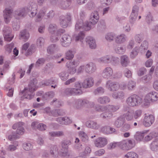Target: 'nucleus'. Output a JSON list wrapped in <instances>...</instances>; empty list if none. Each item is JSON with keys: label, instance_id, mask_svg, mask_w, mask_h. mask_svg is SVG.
<instances>
[{"label": "nucleus", "instance_id": "7", "mask_svg": "<svg viewBox=\"0 0 158 158\" xmlns=\"http://www.w3.org/2000/svg\"><path fill=\"white\" fill-rule=\"evenodd\" d=\"M37 5L34 2H29L27 6V13L31 18L34 17L37 12Z\"/></svg>", "mask_w": 158, "mask_h": 158}, {"label": "nucleus", "instance_id": "61", "mask_svg": "<svg viewBox=\"0 0 158 158\" xmlns=\"http://www.w3.org/2000/svg\"><path fill=\"white\" fill-rule=\"evenodd\" d=\"M23 148L26 151H29L31 150L32 148V146L31 143H23Z\"/></svg>", "mask_w": 158, "mask_h": 158}, {"label": "nucleus", "instance_id": "56", "mask_svg": "<svg viewBox=\"0 0 158 158\" xmlns=\"http://www.w3.org/2000/svg\"><path fill=\"white\" fill-rule=\"evenodd\" d=\"M71 144V141L70 140H66L62 142L61 146L62 148L68 149L69 146Z\"/></svg>", "mask_w": 158, "mask_h": 158}, {"label": "nucleus", "instance_id": "52", "mask_svg": "<svg viewBox=\"0 0 158 158\" xmlns=\"http://www.w3.org/2000/svg\"><path fill=\"white\" fill-rule=\"evenodd\" d=\"M125 158H138V154L135 152H128L124 156Z\"/></svg>", "mask_w": 158, "mask_h": 158}, {"label": "nucleus", "instance_id": "48", "mask_svg": "<svg viewBox=\"0 0 158 158\" xmlns=\"http://www.w3.org/2000/svg\"><path fill=\"white\" fill-rule=\"evenodd\" d=\"M115 52L119 54H124L126 51L125 48L122 46H119L117 47L114 49Z\"/></svg>", "mask_w": 158, "mask_h": 158}, {"label": "nucleus", "instance_id": "23", "mask_svg": "<svg viewBox=\"0 0 158 158\" xmlns=\"http://www.w3.org/2000/svg\"><path fill=\"white\" fill-rule=\"evenodd\" d=\"M149 132L148 130L143 131L142 132H137L134 135V138L135 140L138 142H144V136L145 135Z\"/></svg>", "mask_w": 158, "mask_h": 158}, {"label": "nucleus", "instance_id": "54", "mask_svg": "<svg viewBox=\"0 0 158 158\" xmlns=\"http://www.w3.org/2000/svg\"><path fill=\"white\" fill-rule=\"evenodd\" d=\"M65 56L67 59L70 60L74 57V54L72 51L69 50L66 52Z\"/></svg>", "mask_w": 158, "mask_h": 158}, {"label": "nucleus", "instance_id": "22", "mask_svg": "<svg viewBox=\"0 0 158 158\" xmlns=\"http://www.w3.org/2000/svg\"><path fill=\"white\" fill-rule=\"evenodd\" d=\"M154 116L151 114L148 116H146L144 118L143 124L144 126L146 127H148L151 126L154 122Z\"/></svg>", "mask_w": 158, "mask_h": 158}, {"label": "nucleus", "instance_id": "37", "mask_svg": "<svg viewBox=\"0 0 158 158\" xmlns=\"http://www.w3.org/2000/svg\"><path fill=\"white\" fill-rule=\"evenodd\" d=\"M58 148V146L57 145H52L50 148V154L55 157L57 156L59 154Z\"/></svg>", "mask_w": 158, "mask_h": 158}, {"label": "nucleus", "instance_id": "26", "mask_svg": "<svg viewBox=\"0 0 158 158\" xmlns=\"http://www.w3.org/2000/svg\"><path fill=\"white\" fill-rule=\"evenodd\" d=\"M127 37L124 33H122L117 35L115 39V40L117 44H122L125 42L127 40Z\"/></svg>", "mask_w": 158, "mask_h": 158}, {"label": "nucleus", "instance_id": "60", "mask_svg": "<svg viewBox=\"0 0 158 158\" xmlns=\"http://www.w3.org/2000/svg\"><path fill=\"white\" fill-rule=\"evenodd\" d=\"M113 114L110 111L106 112L101 114V117L103 118H110L113 116Z\"/></svg>", "mask_w": 158, "mask_h": 158}, {"label": "nucleus", "instance_id": "16", "mask_svg": "<svg viewBox=\"0 0 158 158\" xmlns=\"http://www.w3.org/2000/svg\"><path fill=\"white\" fill-rule=\"evenodd\" d=\"M27 6L16 10L14 12V16L17 19L25 17L27 14Z\"/></svg>", "mask_w": 158, "mask_h": 158}, {"label": "nucleus", "instance_id": "25", "mask_svg": "<svg viewBox=\"0 0 158 158\" xmlns=\"http://www.w3.org/2000/svg\"><path fill=\"white\" fill-rule=\"evenodd\" d=\"M86 126L88 128H89L94 130H97L100 127L99 124L97 122L93 120L87 121L85 123Z\"/></svg>", "mask_w": 158, "mask_h": 158}, {"label": "nucleus", "instance_id": "42", "mask_svg": "<svg viewBox=\"0 0 158 158\" xmlns=\"http://www.w3.org/2000/svg\"><path fill=\"white\" fill-rule=\"evenodd\" d=\"M79 136L81 140L87 142L89 140V138L86 133L83 131H80L79 133Z\"/></svg>", "mask_w": 158, "mask_h": 158}, {"label": "nucleus", "instance_id": "17", "mask_svg": "<svg viewBox=\"0 0 158 158\" xmlns=\"http://www.w3.org/2000/svg\"><path fill=\"white\" fill-rule=\"evenodd\" d=\"M86 98H81L76 99L74 102V106L77 109H81L86 107V103L87 102Z\"/></svg>", "mask_w": 158, "mask_h": 158}, {"label": "nucleus", "instance_id": "62", "mask_svg": "<svg viewBox=\"0 0 158 158\" xmlns=\"http://www.w3.org/2000/svg\"><path fill=\"white\" fill-rule=\"evenodd\" d=\"M144 36L143 34H136L135 36V41L139 43H140L143 40Z\"/></svg>", "mask_w": 158, "mask_h": 158}, {"label": "nucleus", "instance_id": "13", "mask_svg": "<svg viewBox=\"0 0 158 158\" xmlns=\"http://www.w3.org/2000/svg\"><path fill=\"white\" fill-rule=\"evenodd\" d=\"M106 87L110 91H116L119 89V84L116 81L108 80L106 82Z\"/></svg>", "mask_w": 158, "mask_h": 158}, {"label": "nucleus", "instance_id": "49", "mask_svg": "<svg viewBox=\"0 0 158 158\" xmlns=\"http://www.w3.org/2000/svg\"><path fill=\"white\" fill-rule=\"evenodd\" d=\"M59 76L62 81H65L68 79L69 74L65 71H63L59 74Z\"/></svg>", "mask_w": 158, "mask_h": 158}, {"label": "nucleus", "instance_id": "55", "mask_svg": "<svg viewBox=\"0 0 158 158\" xmlns=\"http://www.w3.org/2000/svg\"><path fill=\"white\" fill-rule=\"evenodd\" d=\"M148 43L147 41L144 40L142 43L140 47H139V50L141 51H144L148 49Z\"/></svg>", "mask_w": 158, "mask_h": 158}, {"label": "nucleus", "instance_id": "58", "mask_svg": "<svg viewBox=\"0 0 158 158\" xmlns=\"http://www.w3.org/2000/svg\"><path fill=\"white\" fill-rule=\"evenodd\" d=\"M104 92V89L101 87H98L94 91V93L95 95L102 94Z\"/></svg>", "mask_w": 158, "mask_h": 158}, {"label": "nucleus", "instance_id": "6", "mask_svg": "<svg viewBox=\"0 0 158 158\" xmlns=\"http://www.w3.org/2000/svg\"><path fill=\"white\" fill-rule=\"evenodd\" d=\"M9 6L10 8L6 7L3 11L4 21L6 23H9L12 18V13L13 10L11 8L14 7L15 3H13L12 5H10L9 3Z\"/></svg>", "mask_w": 158, "mask_h": 158}, {"label": "nucleus", "instance_id": "44", "mask_svg": "<svg viewBox=\"0 0 158 158\" xmlns=\"http://www.w3.org/2000/svg\"><path fill=\"white\" fill-rule=\"evenodd\" d=\"M139 51V47L135 46L130 54V57L131 59L135 58L138 55Z\"/></svg>", "mask_w": 158, "mask_h": 158}, {"label": "nucleus", "instance_id": "1", "mask_svg": "<svg viewBox=\"0 0 158 158\" xmlns=\"http://www.w3.org/2000/svg\"><path fill=\"white\" fill-rule=\"evenodd\" d=\"M126 103L128 106H123V110L127 111L129 109L128 106L135 107L140 105L142 102V98L136 94H131L126 100Z\"/></svg>", "mask_w": 158, "mask_h": 158}, {"label": "nucleus", "instance_id": "46", "mask_svg": "<svg viewBox=\"0 0 158 158\" xmlns=\"http://www.w3.org/2000/svg\"><path fill=\"white\" fill-rule=\"evenodd\" d=\"M57 29V26L56 24L50 23L49 25L48 31L50 33L53 34L56 32Z\"/></svg>", "mask_w": 158, "mask_h": 158}, {"label": "nucleus", "instance_id": "30", "mask_svg": "<svg viewBox=\"0 0 158 158\" xmlns=\"http://www.w3.org/2000/svg\"><path fill=\"white\" fill-rule=\"evenodd\" d=\"M120 61L121 65L123 67L128 66L130 62L128 57L125 55H122L121 56Z\"/></svg>", "mask_w": 158, "mask_h": 158}, {"label": "nucleus", "instance_id": "2", "mask_svg": "<svg viewBox=\"0 0 158 158\" xmlns=\"http://www.w3.org/2000/svg\"><path fill=\"white\" fill-rule=\"evenodd\" d=\"M98 61L104 64H110L112 65L115 66L118 65L119 63L118 57L111 55H106L99 58Z\"/></svg>", "mask_w": 158, "mask_h": 158}, {"label": "nucleus", "instance_id": "27", "mask_svg": "<svg viewBox=\"0 0 158 158\" xmlns=\"http://www.w3.org/2000/svg\"><path fill=\"white\" fill-rule=\"evenodd\" d=\"M47 11V9L46 7H43L39 11L36 15V18L35 19V21L37 22L40 21L45 15Z\"/></svg>", "mask_w": 158, "mask_h": 158}, {"label": "nucleus", "instance_id": "4", "mask_svg": "<svg viewBox=\"0 0 158 158\" xmlns=\"http://www.w3.org/2000/svg\"><path fill=\"white\" fill-rule=\"evenodd\" d=\"M28 88V89L25 88L22 93L24 94V96L25 98L31 99L34 96V94L33 92L35 90L36 83L31 82L29 85Z\"/></svg>", "mask_w": 158, "mask_h": 158}, {"label": "nucleus", "instance_id": "20", "mask_svg": "<svg viewBox=\"0 0 158 158\" xmlns=\"http://www.w3.org/2000/svg\"><path fill=\"white\" fill-rule=\"evenodd\" d=\"M97 69L96 64L92 62L85 64V72L89 74L94 72Z\"/></svg>", "mask_w": 158, "mask_h": 158}, {"label": "nucleus", "instance_id": "33", "mask_svg": "<svg viewBox=\"0 0 158 158\" xmlns=\"http://www.w3.org/2000/svg\"><path fill=\"white\" fill-rule=\"evenodd\" d=\"M30 37L29 33L26 30L21 31L19 34V39L20 40H23L25 41L27 40Z\"/></svg>", "mask_w": 158, "mask_h": 158}, {"label": "nucleus", "instance_id": "47", "mask_svg": "<svg viewBox=\"0 0 158 158\" xmlns=\"http://www.w3.org/2000/svg\"><path fill=\"white\" fill-rule=\"evenodd\" d=\"M19 145L17 142H15L14 144H10L7 146L6 149L7 151L10 152H13L17 149V147Z\"/></svg>", "mask_w": 158, "mask_h": 158}, {"label": "nucleus", "instance_id": "40", "mask_svg": "<svg viewBox=\"0 0 158 158\" xmlns=\"http://www.w3.org/2000/svg\"><path fill=\"white\" fill-rule=\"evenodd\" d=\"M57 47L55 44H52L48 46L47 48V52L50 54H52L57 51Z\"/></svg>", "mask_w": 158, "mask_h": 158}, {"label": "nucleus", "instance_id": "21", "mask_svg": "<svg viewBox=\"0 0 158 158\" xmlns=\"http://www.w3.org/2000/svg\"><path fill=\"white\" fill-rule=\"evenodd\" d=\"M23 123L22 122H19L15 124L12 126V128L14 129H16L17 128L16 133L19 135H23L25 131V130L23 127Z\"/></svg>", "mask_w": 158, "mask_h": 158}, {"label": "nucleus", "instance_id": "11", "mask_svg": "<svg viewBox=\"0 0 158 158\" xmlns=\"http://www.w3.org/2000/svg\"><path fill=\"white\" fill-rule=\"evenodd\" d=\"M71 15L69 13L61 16L60 18V25L63 28L67 27L71 21Z\"/></svg>", "mask_w": 158, "mask_h": 158}, {"label": "nucleus", "instance_id": "12", "mask_svg": "<svg viewBox=\"0 0 158 158\" xmlns=\"http://www.w3.org/2000/svg\"><path fill=\"white\" fill-rule=\"evenodd\" d=\"M139 10V7L135 5L133 7L129 17V22L131 24L133 25L136 20Z\"/></svg>", "mask_w": 158, "mask_h": 158}, {"label": "nucleus", "instance_id": "43", "mask_svg": "<svg viewBox=\"0 0 158 158\" xmlns=\"http://www.w3.org/2000/svg\"><path fill=\"white\" fill-rule=\"evenodd\" d=\"M71 3L70 0H61L60 2V5L61 7L63 9L67 8L70 6Z\"/></svg>", "mask_w": 158, "mask_h": 158}, {"label": "nucleus", "instance_id": "45", "mask_svg": "<svg viewBox=\"0 0 158 158\" xmlns=\"http://www.w3.org/2000/svg\"><path fill=\"white\" fill-rule=\"evenodd\" d=\"M134 112L132 110L129 111L124 114V117L127 121H131L134 118Z\"/></svg>", "mask_w": 158, "mask_h": 158}, {"label": "nucleus", "instance_id": "5", "mask_svg": "<svg viewBox=\"0 0 158 158\" xmlns=\"http://www.w3.org/2000/svg\"><path fill=\"white\" fill-rule=\"evenodd\" d=\"M158 100V93L155 91L151 92L145 96L144 99V104L148 106L151 102H154Z\"/></svg>", "mask_w": 158, "mask_h": 158}, {"label": "nucleus", "instance_id": "3", "mask_svg": "<svg viewBox=\"0 0 158 158\" xmlns=\"http://www.w3.org/2000/svg\"><path fill=\"white\" fill-rule=\"evenodd\" d=\"M120 142V148L123 151H129L134 148L136 144L133 139H127Z\"/></svg>", "mask_w": 158, "mask_h": 158}, {"label": "nucleus", "instance_id": "9", "mask_svg": "<svg viewBox=\"0 0 158 158\" xmlns=\"http://www.w3.org/2000/svg\"><path fill=\"white\" fill-rule=\"evenodd\" d=\"M91 28V26L89 25V22L87 21L83 23V20L82 19L78 20L76 23L75 26V29L76 31L82 29L86 31H89Z\"/></svg>", "mask_w": 158, "mask_h": 158}, {"label": "nucleus", "instance_id": "15", "mask_svg": "<svg viewBox=\"0 0 158 158\" xmlns=\"http://www.w3.org/2000/svg\"><path fill=\"white\" fill-rule=\"evenodd\" d=\"M113 74V70L110 67H107L102 71L101 75L103 78L106 79L112 78Z\"/></svg>", "mask_w": 158, "mask_h": 158}, {"label": "nucleus", "instance_id": "39", "mask_svg": "<svg viewBox=\"0 0 158 158\" xmlns=\"http://www.w3.org/2000/svg\"><path fill=\"white\" fill-rule=\"evenodd\" d=\"M125 122V119L122 117H120L115 121L114 125L117 128L122 127Z\"/></svg>", "mask_w": 158, "mask_h": 158}, {"label": "nucleus", "instance_id": "18", "mask_svg": "<svg viewBox=\"0 0 158 158\" xmlns=\"http://www.w3.org/2000/svg\"><path fill=\"white\" fill-rule=\"evenodd\" d=\"M71 40V36L68 34H65L62 36L60 43L63 46L67 47L70 45Z\"/></svg>", "mask_w": 158, "mask_h": 158}, {"label": "nucleus", "instance_id": "8", "mask_svg": "<svg viewBox=\"0 0 158 158\" xmlns=\"http://www.w3.org/2000/svg\"><path fill=\"white\" fill-rule=\"evenodd\" d=\"M79 64V61L77 60H73L72 61L67 62L66 66L68 69V72L71 75H74L77 72L76 67Z\"/></svg>", "mask_w": 158, "mask_h": 158}, {"label": "nucleus", "instance_id": "10", "mask_svg": "<svg viewBox=\"0 0 158 158\" xmlns=\"http://www.w3.org/2000/svg\"><path fill=\"white\" fill-rule=\"evenodd\" d=\"M82 93V91L79 89L74 88H67L64 89L62 93L64 96H71L72 95H79Z\"/></svg>", "mask_w": 158, "mask_h": 158}, {"label": "nucleus", "instance_id": "53", "mask_svg": "<svg viewBox=\"0 0 158 158\" xmlns=\"http://www.w3.org/2000/svg\"><path fill=\"white\" fill-rule=\"evenodd\" d=\"M91 149L88 146H86L84 149V151L80 152V155L81 156H83L88 155L91 152Z\"/></svg>", "mask_w": 158, "mask_h": 158}, {"label": "nucleus", "instance_id": "59", "mask_svg": "<svg viewBox=\"0 0 158 158\" xmlns=\"http://www.w3.org/2000/svg\"><path fill=\"white\" fill-rule=\"evenodd\" d=\"M85 7L88 10H92L94 9L95 8V4L93 2L90 1L88 2L85 5Z\"/></svg>", "mask_w": 158, "mask_h": 158}, {"label": "nucleus", "instance_id": "19", "mask_svg": "<svg viewBox=\"0 0 158 158\" xmlns=\"http://www.w3.org/2000/svg\"><path fill=\"white\" fill-rule=\"evenodd\" d=\"M99 16L98 11H94L91 13L89 19V25H94L98 22Z\"/></svg>", "mask_w": 158, "mask_h": 158}, {"label": "nucleus", "instance_id": "38", "mask_svg": "<svg viewBox=\"0 0 158 158\" xmlns=\"http://www.w3.org/2000/svg\"><path fill=\"white\" fill-rule=\"evenodd\" d=\"M127 87L128 90L129 91H133L136 87V82L132 80H130L127 82Z\"/></svg>", "mask_w": 158, "mask_h": 158}, {"label": "nucleus", "instance_id": "41", "mask_svg": "<svg viewBox=\"0 0 158 158\" xmlns=\"http://www.w3.org/2000/svg\"><path fill=\"white\" fill-rule=\"evenodd\" d=\"M158 139H155L150 144V148L153 151L156 152L158 151Z\"/></svg>", "mask_w": 158, "mask_h": 158}, {"label": "nucleus", "instance_id": "32", "mask_svg": "<svg viewBox=\"0 0 158 158\" xmlns=\"http://www.w3.org/2000/svg\"><path fill=\"white\" fill-rule=\"evenodd\" d=\"M48 134L49 139L53 140L54 137L64 135V133L62 131H52L49 132Z\"/></svg>", "mask_w": 158, "mask_h": 158}, {"label": "nucleus", "instance_id": "36", "mask_svg": "<svg viewBox=\"0 0 158 158\" xmlns=\"http://www.w3.org/2000/svg\"><path fill=\"white\" fill-rule=\"evenodd\" d=\"M120 108L118 105H108L106 106V111L114 113L116 112Z\"/></svg>", "mask_w": 158, "mask_h": 158}, {"label": "nucleus", "instance_id": "29", "mask_svg": "<svg viewBox=\"0 0 158 158\" xmlns=\"http://www.w3.org/2000/svg\"><path fill=\"white\" fill-rule=\"evenodd\" d=\"M147 133L146 135H145L144 138V142H148L151 140L153 138L156 139V132L155 131H152L149 133Z\"/></svg>", "mask_w": 158, "mask_h": 158}, {"label": "nucleus", "instance_id": "35", "mask_svg": "<svg viewBox=\"0 0 158 158\" xmlns=\"http://www.w3.org/2000/svg\"><path fill=\"white\" fill-rule=\"evenodd\" d=\"M110 100V98L107 96L100 97L97 100L98 103L102 105L108 103Z\"/></svg>", "mask_w": 158, "mask_h": 158}, {"label": "nucleus", "instance_id": "50", "mask_svg": "<svg viewBox=\"0 0 158 158\" xmlns=\"http://www.w3.org/2000/svg\"><path fill=\"white\" fill-rule=\"evenodd\" d=\"M120 147V142H111L107 146V148L109 150L114 149L117 147Z\"/></svg>", "mask_w": 158, "mask_h": 158}, {"label": "nucleus", "instance_id": "14", "mask_svg": "<svg viewBox=\"0 0 158 158\" xmlns=\"http://www.w3.org/2000/svg\"><path fill=\"white\" fill-rule=\"evenodd\" d=\"M107 143V139L105 137H99L94 141L95 146L99 148L104 147Z\"/></svg>", "mask_w": 158, "mask_h": 158}, {"label": "nucleus", "instance_id": "57", "mask_svg": "<svg viewBox=\"0 0 158 158\" xmlns=\"http://www.w3.org/2000/svg\"><path fill=\"white\" fill-rule=\"evenodd\" d=\"M14 45V44L12 43L6 45L5 46V48L6 51L8 53H10L11 52L13 48Z\"/></svg>", "mask_w": 158, "mask_h": 158}, {"label": "nucleus", "instance_id": "63", "mask_svg": "<svg viewBox=\"0 0 158 158\" xmlns=\"http://www.w3.org/2000/svg\"><path fill=\"white\" fill-rule=\"evenodd\" d=\"M74 148L78 151L80 154V152H81L84 149L82 144L80 143L75 144L74 146Z\"/></svg>", "mask_w": 158, "mask_h": 158}, {"label": "nucleus", "instance_id": "51", "mask_svg": "<svg viewBox=\"0 0 158 158\" xmlns=\"http://www.w3.org/2000/svg\"><path fill=\"white\" fill-rule=\"evenodd\" d=\"M115 37V34L114 33L111 32L107 33L105 36L106 39L107 41L110 42L113 40L114 38Z\"/></svg>", "mask_w": 158, "mask_h": 158}, {"label": "nucleus", "instance_id": "28", "mask_svg": "<svg viewBox=\"0 0 158 158\" xmlns=\"http://www.w3.org/2000/svg\"><path fill=\"white\" fill-rule=\"evenodd\" d=\"M86 42L88 44L90 48L92 49H95L97 47L96 41L91 36H88L86 38Z\"/></svg>", "mask_w": 158, "mask_h": 158}, {"label": "nucleus", "instance_id": "64", "mask_svg": "<svg viewBox=\"0 0 158 158\" xmlns=\"http://www.w3.org/2000/svg\"><path fill=\"white\" fill-rule=\"evenodd\" d=\"M142 111L141 110H138L134 112V118L135 119H137L141 116Z\"/></svg>", "mask_w": 158, "mask_h": 158}, {"label": "nucleus", "instance_id": "34", "mask_svg": "<svg viewBox=\"0 0 158 158\" xmlns=\"http://www.w3.org/2000/svg\"><path fill=\"white\" fill-rule=\"evenodd\" d=\"M85 35L82 32H80L78 34H75L73 36V38L76 42H80L81 43L83 42Z\"/></svg>", "mask_w": 158, "mask_h": 158}, {"label": "nucleus", "instance_id": "24", "mask_svg": "<svg viewBox=\"0 0 158 158\" xmlns=\"http://www.w3.org/2000/svg\"><path fill=\"white\" fill-rule=\"evenodd\" d=\"M94 84V80L91 77H88L85 79L82 83L83 88L86 89L90 88Z\"/></svg>", "mask_w": 158, "mask_h": 158}, {"label": "nucleus", "instance_id": "31", "mask_svg": "<svg viewBox=\"0 0 158 158\" xmlns=\"http://www.w3.org/2000/svg\"><path fill=\"white\" fill-rule=\"evenodd\" d=\"M112 96L114 99L122 100L125 98V94L122 91H118L113 93Z\"/></svg>", "mask_w": 158, "mask_h": 158}]
</instances>
